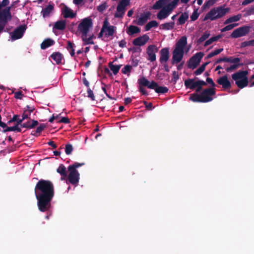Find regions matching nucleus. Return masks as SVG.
Wrapping results in <instances>:
<instances>
[{"mask_svg":"<svg viewBox=\"0 0 254 254\" xmlns=\"http://www.w3.org/2000/svg\"><path fill=\"white\" fill-rule=\"evenodd\" d=\"M66 27V22L65 20H59L57 21L54 26L53 30L57 29L59 30H64Z\"/></svg>","mask_w":254,"mask_h":254,"instance_id":"26","label":"nucleus"},{"mask_svg":"<svg viewBox=\"0 0 254 254\" xmlns=\"http://www.w3.org/2000/svg\"><path fill=\"white\" fill-rule=\"evenodd\" d=\"M62 13L64 18H73L75 17V14L73 12V11L67 7V6H65L64 9Z\"/></svg>","mask_w":254,"mask_h":254,"instance_id":"25","label":"nucleus"},{"mask_svg":"<svg viewBox=\"0 0 254 254\" xmlns=\"http://www.w3.org/2000/svg\"><path fill=\"white\" fill-rule=\"evenodd\" d=\"M35 108L34 106H30L27 105L25 108H24L23 114H26L27 115V119H30V114L34 111Z\"/></svg>","mask_w":254,"mask_h":254,"instance_id":"37","label":"nucleus"},{"mask_svg":"<svg viewBox=\"0 0 254 254\" xmlns=\"http://www.w3.org/2000/svg\"><path fill=\"white\" fill-rule=\"evenodd\" d=\"M55 41L52 39L47 38L45 39L41 44V48L42 50H45L49 47H51L55 44Z\"/></svg>","mask_w":254,"mask_h":254,"instance_id":"23","label":"nucleus"},{"mask_svg":"<svg viewBox=\"0 0 254 254\" xmlns=\"http://www.w3.org/2000/svg\"><path fill=\"white\" fill-rule=\"evenodd\" d=\"M87 97L89 98L92 101L95 100V97L94 96L93 91L88 88L87 90Z\"/></svg>","mask_w":254,"mask_h":254,"instance_id":"52","label":"nucleus"},{"mask_svg":"<svg viewBox=\"0 0 254 254\" xmlns=\"http://www.w3.org/2000/svg\"><path fill=\"white\" fill-rule=\"evenodd\" d=\"M185 85L187 88L193 90L198 86V84L197 81H194L193 79H188L185 81Z\"/></svg>","mask_w":254,"mask_h":254,"instance_id":"22","label":"nucleus"},{"mask_svg":"<svg viewBox=\"0 0 254 254\" xmlns=\"http://www.w3.org/2000/svg\"><path fill=\"white\" fill-rule=\"evenodd\" d=\"M242 65H243V64H240L239 63L234 64L231 65L230 66L227 67L226 70L227 72H230L237 69L240 66Z\"/></svg>","mask_w":254,"mask_h":254,"instance_id":"44","label":"nucleus"},{"mask_svg":"<svg viewBox=\"0 0 254 254\" xmlns=\"http://www.w3.org/2000/svg\"><path fill=\"white\" fill-rule=\"evenodd\" d=\"M238 24H239L238 23H233V24H229V25H227L226 26L224 27V28H223L221 30V31L222 32L229 31V30L232 29L235 27L237 26L238 25Z\"/></svg>","mask_w":254,"mask_h":254,"instance_id":"48","label":"nucleus"},{"mask_svg":"<svg viewBox=\"0 0 254 254\" xmlns=\"http://www.w3.org/2000/svg\"><path fill=\"white\" fill-rule=\"evenodd\" d=\"M51 57L57 64H62L63 56L61 53L59 52L53 53L51 55Z\"/></svg>","mask_w":254,"mask_h":254,"instance_id":"21","label":"nucleus"},{"mask_svg":"<svg viewBox=\"0 0 254 254\" xmlns=\"http://www.w3.org/2000/svg\"><path fill=\"white\" fill-rule=\"evenodd\" d=\"M87 35H83L81 36L82 40L84 42V45L94 44V43L92 41L94 35L90 36L89 38H87Z\"/></svg>","mask_w":254,"mask_h":254,"instance_id":"33","label":"nucleus"},{"mask_svg":"<svg viewBox=\"0 0 254 254\" xmlns=\"http://www.w3.org/2000/svg\"><path fill=\"white\" fill-rule=\"evenodd\" d=\"M54 6L52 4H49L47 6L42 9L41 13L44 17H47L50 13L53 10Z\"/></svg>","mask_w":254,"mask_h":254,"instance_id":"29","label":"nucleus"},{"mask_svg":"<svg viewBox=\"0 0 254 254\" xmlns=\"http://www.w3.org/2000/svg\"><path fill=\"white\" fill-rule=\"evenodd\" d=\"M229 7L225 8L223 6L212 8L204 16L203 21L210 19L211 21L222 18L230 11Z\"/></svg>","mask_w":254,"mask_h":254,"instance_id":"4","label":"nucleus"},{"mask_svg":"<svg viewBox=\"0 0 254 254\" xmlns=\"http://www.w3.org/2000/svg\"><path fill=\"white\" fill-rule=\"evenodd\" d=\"M143 104L145 106V107L147 110H152V104L151 103H148L147 102L144 101Z\"/></svg>","mask_w":254,"mask_h":254,"instance_id":"62","label":"nucleus"},{"mask_svg":"<svg viewBox=\"0 0 254 254\" xmlns=\"http://www.w3.org/2000/svg\"><path fill=\"white\" fill-rule=\"evenodd\" d=\"M187 45V38L182 36L176 43L175 48L173 51L172 63L173 64L180 63L183 58L184 49Z\"/></svg>","mask_w":254,"mask_h":254,"instance_id":"2","label":"nucleus"},{"mask_svg":"<svg viewBox=\"0 0 254 254\" xmlns=\"http://www.w3.org/2000/svg\"><path fill=\"white\" fill-rule=\"evenodd\" d=\"M12 16L10 7H7L0 11V28L3 30L8 21H10Z\"/></svg>","mask_w":254,"mask_h":254,"instance_id":"7","label":"nucleus"},{"mask_svg":"<svg viewBox=\"0 0 254 254\" xmlns=\"http://www.w3.org/2000/svg\"><path fill=\"white\" fill-rule=\"evenodd\" d=\"M39 124V123L37 121L34 120H30L29 121L23 123H21L20 127H24L27 129H31L35 127H36Z\"/></svg>","mask_w":254,"mask_h":254,"instance_id":"18","label":"nucleus"},{"mask_svg":"<svg viewBox=\"0 0 254 254\" xmlns=\"http://www.w3.org/2000/svg\"><path fill=\"white\" fill-rule=\"evenodd\" d=\"M189 18V14L187 12H184L181 14L178 19V24L183 25Z\"/></svg>","mask_w":254,"mask_h":254,"instance_id":"32","label":"nucleus"},{"mask_svg":"<svg viewBox=\"0 0 254 254\" xmlns=\"http://www.w3.org/2000/svg\"><path fill=\"white\" fill-rule=\"evenodd\" d=\"M240 59L239 58H233L232 57H225V62L230 63L232 64H236L237 63H240Z\"/></svg>","mask_w":254,"mask_h":254,"instance_id":"46","label":"nucleus"},{"mask_svg":"<svg viewBox=\"0 0 254 254\" xmlns=\"http://www.w3.org/2000/svg\"><path fill=\"white\" fill-rule=\"evenodd\" d=\"M130 0H121L117 7V12L114 16L116 18H123L126 11V7L130 2Z\"/></svg>","mask_w":254,"mask_h":254,"instance_id":"10","label":"nucleus"},{"mask_svg":"<svg viewBox=\"0 0 254 254\" xmlns=\"http://www.w3.org/2000/svg\"><path fill=\"white\" fill-rule=\"evenodd\" d=\"M127 34L129 35H133L135 34L138 33L140 32L139 27L134 25H130L127 29Z\"/></svg>","mask_w":254,"mask_h":254,"instance_id":"24","label":"nucleus"},{"mask_svg":"<svg viewBox=\"0 0 254 254\" xmlns=\"http://www.w3.org/2000/svg\"><path fill=\"white\" fill-rule=\"evenodd\" d=\"M23 96L22 91H17L14 93V97L17 99H21Z\"/></svg>","mask_w":254,"mask_h":254,"instance_id":"61","label":"nucleus"},{"mask_svg":"<svg viewBox=\"0 0 254 254\" xmlns=\"http://www.w3.org/2000/svg\"><path fill=\"white\" fill-rule=\"evenodd\" d=\"M107 3L105 2L97 7V10L99 12H103L107 8Z\"/></svg>","mask_w":254,"mask_h":254,"instance_id":"57","label":"nucleus"},{"mask_svg":"<svg viewBox=\"0 0 254 254\" xmlns=\"http://www.w3.org/2000/svg\"><path fill=\"white\" fill-rule=\"evenodd\" d=\"M57 172L61 175L62 180H64L67 176L66 168L63 164L60 165L57 169Z\"/></svg>","mask_w":254,"mask_h":254,"instance_id":"20","label":"nucleus"},{"mask_svg":"<svg viewBox=\"0 0 254 254\" xmlns=\"http://www.w3.org/2000/svg\"><path fill=\"white\" fill-rule=\"evenodd\" d=\"M153 89L155 90V91L159 94H164L168 92L169 89L167 87L165 86H159L157 83V86Z\"/></svg>","mask_w":254,"mask_h":254,"instance_id":"34","label":"nucleus"},{"mask_svg":"<svg viewBox=\"0 0 254 254\" xmlns=\"http://www.w3.org/2000/svg\"><path fill=\"white\" fill-rule=\"evenodd\" d=\"M209 63V62H206L204 64H202L198 69H197L194 72V73L196 75H199L201 74L205 70L206 66Z\"/></svg>","mask_w":254,"mask_h":254,"instance_id":"40","label":"nucleus"},{"mask_svg":"<svg viewBox=\"0 0 254 254\" xmlns=\"http://www.w3.org/2000/svg\"><path fill=\"white\" fill-rule=\"evenodd\" d=\"M119 45L121 48H125L126 47L127 42L125 39H123L119 42Z\"/></svg>","mask_w":254,"mask_h":254,"instance_id":"64","label":"nucleus"},{"mask_svg":"<svg viewBox=\"0 0 254 254\" xmlns=\"http://www.w3.org/2000/svg\"><path fill=\"white\" fill-rule=\"evenodd\" d=\"M248 71L247 70H240L232 75V78L235 80V83L238 87L242 89L248 86L249 83L247 75Z\"/></svg>","mask_w":254,"mask_h":254,"instance_id":"5","label":"nucleus"},{"mask_svg":"<svg viewBox=\"0 0 254 254\" xmlns=\"http://www.w3.org/2000/svg\"><path fill=\"white\" fill-rule=\"evenodd\" d=\"M250 31V27L249 26H243L237 28L231 34L232 38H238L247 35Z\"/></svg>","mask_w":254,"mask_h":254,"instance_id":"11","label":"nucleus"},{"mask_svg":"<svg viewBox=\"0 0 254 254\" xmlns=\"http://www.w3.org/2000/svg\"><path fill=\"white\" fill-rule=\"evenodd\" d=\"M221 37V35H218L216 36L212 37L207 40L204 44V46H207L209 45H210L211 43H212L214 41H216L218 40Z\"/></svg>","mask_w":254,"mask_h":254,"instance_id":"41","label":"nucleus"},{"mask_svg":"<svg viewBox=\"0 0 254 254\" xmlns=\"http://www.w3.org/2000/svg\"><path fill=\"white\" fill-rule=\"evenodd\" d=\"M73 150V147L71 144H66L65 146V152L67 155L71 154Z\"/></svg>","mask_w":254,"mask_h":254,"instance_id":"51","label":"nucleus"},{"mask_svg":"<svg viewBox=\"0 0 254 254\" xmlns=\"http://www.w3.org/2000/svg\"><path fill=\"white\" fill-rule=\"evenodd\" d=\"M139 91L143 95H148L147 91L143 87H147L149 89H153L157 86V82L152 81L150 82L145 77L142 76L137 80Z\"/></svg>","mask_w":254,"mask_h":254,"instance_id":"6","label":"nucleus"},{"mask_svg":"<svg viewBox=\"0 0 254 254\" xmlns=\"http://www.w3.org/2000/svg\"><path fill=\"white\" fill-rule=\"evenodd\" d=\"M223 51V48H221V49H216L215 50H214V51L210 53L206 57H205V59H209V58H211L216 55H218L219 54H220L221 52H222V51Z\"/></svg>","mask_w":254,"mask_h":254,"instance_id":"45","label":"nucleus"},{"mask_svg":"<svg viewBox=\"0 0 254 254\" xmlns=\"http://www.w3.org/2000/svg\"><path fill=\"white\" fill-rule=\"evenodd\" d=\"M175 26V22L172 21L162 24L160 25V29L164 30H169L173 29Z\"/></svg>","mask_w":254,"mask_h":254,"instance_id":"30","label":"nucleus"},{"mask_svg":"<svg viewBox=\"0 0 254 254\" xmlns=\"http://www.w3.org/2000/svg\"><path fill=\"white\" fill-rule=\"evenodd\" d=\"M248 46H254V39L245 41L241 44V48H245Z\"/></svg>","mask_w":254,"mask_h":254,"instance_id":"49","label":"nucleus"},{"mask_svg":"<svg viewBox=\"0 0 254 254\" xmlns=\"http://www.w3.org/2000/svg\"><path fill=\"white\" fill-rule=\"evenodd\" d=\"M179 0H173L165 6L170 12H171L174 8L176 6Z\"/></svg>","mask_w":254,"mask_h":254,"instance_id":"36","label":"nucleus"},{"mask_svg":"<svg viewBox=\"0 0 254 254\" xmlns=\"http://www.w3.org/2000/svg\"><path fill=\"white\" fill-rule=\"evenodd\" d=\"M109 66L114 74L116 75L118 73L122 65H114L112 62H110L109 63Z\"/></svg>","mask_w":254,"mask_h":254,"instance_id":"35","label":"nucleus"},{"mask_svg":"<svg viewBox=\"0 0 254 254\" xmlns=\"http://www.w3.org/2000/svg\"><path fill=\"white\" fill-rule=\"evenodd\" d=\"M150 15V12L148 11L144 13L143 15H142L138 19L137 24L138 25H143L147 20L148 18Z\"/></svg>","mask_w":254,"mask_h":254,"instance_id":"27","label":"nucleus"},{"mask_svg":"<svg viewBox=\"0 0 254 254\" xmlns=\"http://www.w3.org/2000/svg\"><path fill=\"white\" fill-rule=\"evenodd\" d=\"M34 191L39 211H49L55 194L53 183L49 180L41 179L36 184Z\"/></svg>","mask_w":254,"mask_h":254,"instance_id":"1","label":"nucleus"},{"mask_svg":"<svg viewBox=\"0 0 254 254\" xmlns=\"http://www.w3.org/2000/svg\"><path fill=\"white\" fill-rule=\"evenodd\" d=\"M149 40V36L147 34H144L134 39L132 41V44L135 46H142L144 45Z\"/></svg>","mask_w":254,"mask_h":254,"instance_id":"16","label":"nucleus"},{"mask_svg":"<svg viewBox=\"0 0 254 254\" xmlns=\"http://www.w3.org/2000/svg\"><path fill=\"white\" fill-rule=\"evenodd\" d=\"M199 16V13L197 12V10H194L191 15L190 16V19L191 21L196 20Z\"/></svg>","mask_w":254,"mask_h":254,"instance_id":"59","label":"nucleus"},{"mask_svg":"<svg viewBox=\"0 0 254 254\" xmlns=\"http://www.w3.org/2000/svg\"><path fill=\"white\" fill-rule=\"evenodd\" d=\"M168 3L166 0H158L152 6V8L153 9H162L165 5Z\"/></svg>","mask_w":254,"mask_h":254,"instance_id":"28","label":"nucleus"},{"mask_svg":"<svg viewBox=\"0 0 254 254\" xmlns=\"http://www.w3.org/2000/svg\"><path fill=\"white\" fill-rule=\"evenodd\" d=\"M66 49L69 52L71 50H74V48L75 47V44L70 41H67Z\"/></svg>","mask_w":254,"mask_h":254,"instance_id":"58","label":"nucleus"},{"mask_svg":"<svg viewBox=\"0 0 254 254\" xmlns=\"http://www.w3.org/2000/svg\"><path fill=\"white\" fill-rule=\"evenodd\" d=\"M204 54L199 52L191 57L188 62V67L189 68L194 69L199 64Z\"/></svg>","mask_w":254,"mask_h":254,"instance_id":"9","label":"nucleus"},{"mask_svg":"<svg viewBox=\"0 0 254 254\" xmlns=\"http://www.w3.org/2000/svg\"><path fill=\"white\" fill-rule=\"evenodd\" d=\"M210 36V33L207 32H204L202 36L198 39L197 43L200 44L206 40Z\"/></svg>","mask_w":254,"mask_h":254,"instance_id":"47","label":"nucleus"},{"mask_svg":"<svg viewBox=\"0 0 254 254\" xmlns=\"http://www.w3.org/2000/svg\"><path fill=\"white\" fill-rule=\"evenodd\" d=\"M206 82L211 85L212 88H215V86H216V85H215V83L213 82L212 78H211L210 77H207L206 78Z\"/></svg>","mask_w":254,"mask_h":254,"instance_id":"63","label":"nucleus"},{"mask_svg":"<svg viewBox=\"0 0 254 254\" xmlns=\"http://www.w3.org/2000/svg\"><path fill=\"white\" fill-rule=\"evenodd\" d=\"M21 120H18L17 123H16L15 125L13 127H11V130L16 132H21V129L20 127V125L21 123Z\"/></svg>","mask_w":254,"mask_h":254,"instance_id":"43","label":"nucleus"},{"mask_svg":"<svg viewBox=\"0 0 254 254\" xmlns=\"http://www.w3.org/2000/svg\"><path fill=\"white\" fill-rule=\"evenodd\" d=\"M85 164L84 163H78V162H75L74 164H73L71 165H69L67 169L68 170H77L76 168H78L80 166H82Z\"/></svg>","mask_w":254,"mask_h":254,"instance_id":"50","label":"nucleus"},{"mask_svg":"<svg viewBox=\"0 0 254 254\" xmlns=\"http://www.w3.org/2000/svg\"><path fill=\"white\" fill-rule=\"evenodd\" d=\"M242 18V14H238L236 15H234L233 16H231L226 19L225 22H224V24H228L231 23H232L233 22H237L240 20V19Z\"/></svg>","mask_w":254,"mask_h":254,"instance_id":"31","label":"nucleus"},{"mask_svg":"<svg viewBox=\"0 0 254 254\" xmlns=\"http://www.w3.org/2000/svg\"><path fill=\"white\" fill-rule=\"evenodd\" d=\"M158 51V48L155 45H150L146 49V53L148 56L147 60L152 62L156 60V53Z\"/></svg>","mask_w":254,"mask_h":254,"instance_id":"13","label":"nucleus"},{"mask_svg":"<svg viewBox=\"0 0 254 254\" xmlns=\"http://www.w3.org/2000/svg\"><path fill=\"white\" fill-rule=\"evenodd\" d=\"M173 77L172 78V81L175 84L176 83L177 80L179 79V76L178 72L176 71H174L172 74Z\"/></svg>","mask_w":254,"mask_h":254,"instance_id":"55","label":"nucleus"},{"mask_svg":"<svg viewBox=\"0 0 254 254\" xmlns=\"http://www.w3.org/2000/svg\"><path fill=\"white\" fill-rule=\"evenodd\" d=\"M244 11L246 12V14L245 16L250 15L254 14V6H251L250 8L245 9Z\"/></svg>","mask_w":254,"mask_h":254,"instance_id":"54","label":"nucleus"},{"mask_svg":"<svg viewBox=\"0 0 254 254\" xmlns=\"http://www.w3.org/2000/svg\"><path fill=\"white\" fill-rule=\"evenodd\" d=\"M60 123L68 124L70 123L69 119L67 117H63L62 119L57 122Z\"/></svg>","mask_w":254,"mask_h":254,"instance_id":"60","label":"nucleus"},{"mask_svg":"<svg viewBox=\"0 0 254 254\" xmlns=\"http://www.w3.org/2000/svg\"><path fill=\"white\" fill-rule=\"evenodd\" d=\"M159 61L161 64L166 63L169 59V48H163L160 51Z\"/></svg>","mask_w":254,"mask_h":254,"instance_id":"17","label":"nucleus"},{"mask_svg":"<svg viewBox=\"0 0 254 254\" xmlns=\"http://www.w3.org/2000/svg\"><path fill=\"white\" fill-rule=\"evenodd\" d=\"M46 127V126L44 124H41L39 127L36 128V133L39 135L40 134L41 132Z\"/></svg>","mask_w":254,"mask_h":254,"instance_id":"56","label":"nucleus"},{"mask_svg":"<svg viewBox=\"0 0 254 254\" xmlns=\"http://www.w3.org/2000/svg\"><path fill=\"white\" fill-rule=\"evenodd\" d=\"M158 26V23L155 20L149 22L145 26V31H149L152 27H156Z\"/></svg>","mask_w":254,"mask_h":254,"instance_id":"38","label":"nucleus"},{"mask_svg":"<svg viewBox=\"0 0 254 254\" xmlns=\"http://www.w3.org/2000/svg\"><path fill=\"white\" fill-rule=\"evenodd\" d=\"M217 82L219 85L222 86L224 90L230 89L231 87V83L226 75L218 78L217 80Z\"/></svg>","mask_w":254,"mask_h":254,"instance_id":"15","label":"nucleus"},{"mask_svg":"<svg viewBox=\"0 0 254 254\" xmlns=\"http://www.w3.org/2000/svg\"><path fill=\"white\" fill-rule=\"evenodd\" d=\"M132 69V66L130 65H126L122 69V72L124 74H128L130 72Z\"/></svg>","mask_w":254,"mask_h":254,"instance_id":"53","label":"nucleus"},{"mask_svg":"<svg viewBox=\"0 0 254 254\" xmlns=\"http://www.w3.org/2000/svg\"><path fill=\"white\" fill-rule=\"evenodd\" d=\"M26 28V25H21L17 27L12 33L11 39L15 40L22 38Z\"/></svg>","mask_w":254,"mask_h":254,"instance_id":"12","label":"nucleus"},{"mask_svg":"<svg viewBox=\"0 0 254 254\" xmlns=\"http://www.w3.org/2000/svg\"><path fill=\"white\" fill-rule=\"evenodd\" d=\"M92 21L90 18H84L78 26V30L83 35H87L89 29L92 26Z\"/></svg>","mask_w":254,"mask_h":254,"instance_id":"8","label":"nucleus"},{"mask_svg":"<svg viewBox=\"0 0 254 254\" xmlns=\"http://www.w3.org/2000/svg\"><path fill=\"white\" fill-rule=\"evenodd\" d=\"M107 32L105 34V36L108 37L109 36H112L114 35L115 32V27L114 26H109L106 30Z\"/></svg>","mask_w":254,"mask_h":254,"instance_id":"42","label":"nucleus"},{"mask_svg":"<svg viewBox=\"0 0 254 254\" xmlns=\"http://www.w3.org/2000/svg\"><path fill=\"white\" fill-rule=\"evenodd\" d=\"M21 118H19V116L17 115H14L12 118L11 119V121L13 122H15L16 123H17L18 120H21V123L23 122V121H24L25 119H27V115H26V114H22L21 116Z\"/></svg>","mask_w":254,"mask_h":254,"instance_id":"39","label":"nucleus"},{"mask_svg":"<svg viewBox=\"0 0 254 254\" xmlns=\"http://www.w3.org/2000/svg\"><path fill=\"white\" fill-rule=\"evenodd\" d=\"M69 173L68 175L69 182L73 185H76L79 180V173L77 170H68Z\"/></svg>","mask_w":254,"mask_h":254,"instance_id":"14","label":"nucleus"},{"mask_svg":"<svg viewBox=\"0 0 254 254\" xmlns=\"http://www.w3.org/2000/svg\"><path fill=\"white\" fill-rule=\"evenodd\" d=\"M170 12L165 6H164L157 13V17L159 20L166 18L170 14Z\"/></svg>","mask_w":254,"mask_h":254,"instance_id":"19","label":"nucleus"},{"mask_svg":"<svg viewBox=\"0 0 254 254\" xmlns=\"http://www.w3.org/2000/svg\"><path fill=\"white\" fill-rule=\"evenodd\" d=\"M215 88H207L203 90L200 94L193 93L190 94V100L198 103H207L213 100L212 96L216 94Z\"/></svg>","mask_w":254,"mask_h":254,"instance_id":"3","label":"nucleus"}]
</instances>
